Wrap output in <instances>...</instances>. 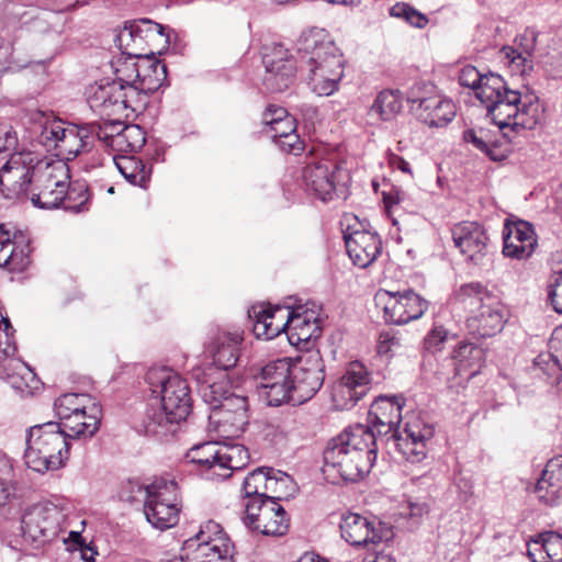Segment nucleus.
Returning a JSON list of instances; mask_svg holds the SVG:
<instances>
[{
	"mask_svg": "<svg viewBox=\"0 0 562 562\" xmlns=\"http://www.w3.org/2000/svg\"><path fill=\"white\" fill-rule=\"evenodd\" d=\"M237 406H240V409H248V401L246 396L237 395L234 392H231L221 404L215 406V409L211 412H236Z\"/></svg>",
	"mask_w": 562,
	"mask_h": 562,
	"instance_id": "obj_62",
	"label": "nucleus"
},
{
	"mask_svg": "<svg viewBox=\"0 0 562 562\" xmlns=\"http://www.w3.org/2000/svg\"><path fill=\"white\" fill-rule=\"evenodd\" d=\"M262 63L266 68L262 85L271 93L283 92L290 88L299 72L295 47L290 53L282 44H277L270 53L263 55Z\"/></svg>",
	"mask_w": 562,
	"mask_h": 562,
	"instance_id": "obj_18",
	"label": "nucleus"
},
{
	"mask_svg": "<svg viewBox=\"0 0 562 562\" xmlns=\"http://www.w3.org/2000/svg\"><path fill=\"white\" fill-rule=\"evenodd\" d=\"M95 404L92 398L85 393H66L55 400L54 409L59 418L70 417L71 414L82 418V411L90 409V405Z\"/></svg>",
	"mask_w": 562,
	"mask_h": 562,
	"instance_id": "obj_46",
	"label": "nucleus"
},
{
	"mask_svg": "<svg viewBox=\"0 0 562 562\" xmlns=\"http://www.w3.org/2000/svg\"><path fill=\"white\" fill-rule=\"evenodd\" d=\"M405 348L403 336L393 329L381 331L376 350L381 356L393 357Z\"/></svg>",
	"mask_w": 562,
	"mask_h": 562,
	"instance_id": "obj_55",
	"label": "nucleus"
},
{
	"mask_svg": "<svg viewBox=\"0 0 562 562\" xmlns=\"http://www.w3.org/2000/svg\"><path fill=\"white\" fill-rule=\"evenodd\" d=\"M69 510V502L61 497L29 506L21 518L23 540L35 548L55 540L64 531Z\"/></svg>",
	"mask_w": 562,
	"mask_h": 562,
	"instance_id": "obj_7",
	"label": "nucleus"
},
{
	"mask_svg": "<svg viewBox=\"0 0 562 562\" xmlns=\"http://www.w3.org/2000/svg\"><path fill=\"white\" fill-rule=\"evenodd\" d=\"M457 339V335L450 333L441 325H435L424 338V348L430 352L436 353L443 349L447 341Z\"/></svg>",
	"mask_w": 562,
	"mask_h": 562,
	"instance_id": "obj_57",
	"label": "nucleus"
},
{
	"mask_svg": "<svg viewBox=\"0 0 562 562\" xmlns=\"http://www.w3.org/2000/svg\"><path fill=\"white\" fill-rule=\"evenodd\" d=\"M454 246L474 265H480L486 255L487 236L476 222H461L451 229Z\"/></svg>",
	"mask_w": 562,
	"mask_h": 562,
	"instance_id": "obj_24",
	"label": "nucleus"
},
{
	"mask_svg": "<svg viewBox=\"0 0 562 562\" xmlns=\"http://www.w3.org/2000/svg\"><path fill=\"white\" fill-rule=\"evenodd\" d=\"M165 26L156 23L149 19H140L137 21L130 22L124 26L117 36L120 45L128 40L133 42H143L144 40L154 36H165ZM166 42H169V35L166 34Z\"/></svg>",
	"mask_w": 562,
	"mask_h": 562,
	"instance_id": "obj_44",
	"label": "nucleus"
},
{
	"mask_svg": "<svg viewBox=\"0 0 562 562\" xmlns=\"http://www.w3.org/2000/svg\"><path fill=\"white\" fill-rule=\"evenodd\" d=\"M137 490L146 493L144 514L153 527L165 530L178 522L180 507L178 484L175 481L158 479L150 484L149 490Z\"/></svg>",
	"mask_w": 562,
	"mask_h": 562,
	"instance_id": "obj_11",
	"label": "nucleus"
},
{
	"mask_svg": "<svg viewBox=\"0 0 562 562\" xmlns=\"http://www.w3.org/2000/svg\"><path fill=\"white\" fill-rule=\"evenodd\" d=\"M324 372L319 350H308L293 359L290 402L303 404L311 400L324 383Z\"/></svg>",
	"mask_w": 562,
	"mask_h": 562,
	"instance_id": "obj_13",
	"label": "nucleus"
},
{
	"mask_svg": "<svg viewBox=\"0 0 562 562\" xmlns=\"http://www.w3.org/2000/svg\"><path fill=\"white\" fill-rule=\"evenodd\" d=\"M70 170L67 162L42 158L35 167L29 199L33 206L43 210L58 209L74 213L88 211L89 195L83 186L70 188Z\"/></svg>",
	"mask_w": 562,
	"mask_h": 562,
	"instance_id": "obj_4",
	"label": "nucleus"
},
{
	"mask_svg": "<svg viewBox=\"0 0 562 562\" xmlns=\"http://www.w3.org/2000/svg\"><path fill=\"white\" fill-rule=\"evenodd\" d=\"M18 236L11 239L10 233L0 225V267L10 271H23L30 263V247L18 246Z\"/></svg>",
	"mask_w": 562,
	"mask_h": 562,
	"instance_id": "obj_34",
	"label": "nucleus"
},
{
	"mask_svg": "<svg viewBox=\"0 0 562 562\" xmlns=\"http://www.w3.org/2000/svg\"><path fill=\"white\" fill-rule=\"evenodd\" d=\"M221 443L216 441H206L192 447L187 458L190 462L196 464L201 474L207 480L217 479V464H220Z\"/></svg>",
	"mask_w": 562,
	"mask_h": 562,
	"instance_id": "obj_37",
	"label": "nucleus"
},
{
	"mask_svg": "<svg viewBox=\"0 0 562 562\" xmlns=\"http://www.w3.org/2000/svg\"><path fill=\"white\" fill-rule=\"evenodd\" d=\"M342 229L347 252L353 265L369 267L381 254L382 241L375 232L368 229L369 224L356 215H346Z\"/></svg>",
	"mask_w": 562,
	"mask_h": 562,
	"instance_id": "obj_15",
	"label": "nucleus"
},
{
	"mask_svg": "<svg viewBox=\"0 0 562 562\" xmlns=\"http://www.w3.org/2000/svg\"><path fill=\"white\" fill-rule=\"evenodd\" d=\"M113 161L120 173L132 184L144 187L149 179L145 164L135 156H115Z\"/></svg>",
	"mask_w": 562,
	"mask_h": 562,
	"instance_id": "obj_48",
	"label": "nucleus"
},
{
	"mask_svg": "<svg viewBox=\"0 0 562 562\" xmlns=\"http://www.w3.org/2000/svg\"><path fill=\"white\" fill-rule=\"evenodd\" d=\"M233 547L221 539L201 541L189 538L183 542L181 559L184 562H228Z\"/></svg>",
	"mask_w": 562,
	"mask_h": 562,
	"instance_id": "obj_27",
	"label": "nucleus"
},
{
	"mask_svg": "<svg viewBox=\"0 0 562 562\" xmlns=\"http://www.w3.org/2000/svg\"><path fill=\"white\" fill-rule=\"evenodd\" d=\"M125 123L121 120V116L116 119H109L102 123L92 122L88 123V130L90 131L92 142L98 138L106 147L114 148L113 139L120 136L121 130L125 127Z\"/></svg>",
	"mask_w": 562,
	"mask_h": 562,
	"instance_id": "obj_50",
	"label": "nucleus"
},
{
	"mask_svg": "<svg viewBox=\"0 0 562 562\" xmlns=\"http://www.w3.org/2000/svg\"><path fill=\"white\" fill-rule=\"evenodd\" d=\"M296 124L293 116L277 122V125L265 128V132L272 138L273 143L278 142V138H282L291 132H295Z\"/></svg>",
	"mask_w": 562,
	"mask_h": 562,
	"instance_id": "obj_63",
	"label": "nucleus"
},
{
	"mask_svg": "<svg viewBox=\"0 0 562 562\" xmlns=\"http://www.w3.org/2000/svg\"><path fill=\"white\" fill-rule=\"evenodd\" d=\"M376 305H382L386 322L404 325L420 318L428 310V301L413 290L392 292L380 289L375 295Z\"/></svg>",
	"mask_w": 562,
	"mask_h": 562,
	"instance_id": "obj_16",
	"label": "nucleus"
},
{
	"mask_svg": "<svg viewBox=\"0 0 562 562\" xmlns=\"http://www.w3.org/2000/svg\"><path fill=\"white\" fill-rule=\"evenodd\" d=\"M527 239V222L506 218L503 229V254L506 257L520 259L525 252Z\"/></svg>",
	"mask_w": 562,
	"mask_h": 562,
	"instance_id": "obj_42",
	"label": "nucleus"
},
{
	"mask_svg": "<svg viewBox=\"0 0 562 562\" xmlns=\"http://www.w3.org/2000/svg\"><path fill=\"white\" fill-rule=\"evenodd\" d=\"M402 396L381 395L371 404L368 425L375 439V447L386 441L408 462L419 463L427 457V442L434 437V425L413 415L398 429L402 422Z\"/></svg>",
	"mask_w": 562,
	"mask_h": 562,
	"instance_id": "obj_1",
	"label": "nucleus"
},
{
	"mask_svg": "<svg viewBox=\"0 0 562 562\" xmlns=\"http://www.w3.org/2000/svg\"><path fill=\"white\" fill-rule=\"evenodd\" d=\"M117 74H123L120 79L123 81V95L121 101L124 106V113L130 109L136 112L145 103V98L149 94L146 90H140L139 85L127 75L124 70H116Z\"/></svg>",
	"mask_w": 562,
	"mask_h": 562,
	"instance_id": "obj_51",
	"label": "nucleus"
},
{
	"mask_svg": "<svg viewBox=\"0 0 562 562\" xmlns=\"http://www.w3.org/2000/svg\"><path fill=\"white\" fill-rule=\"evenodd\" d=\"M42 158L32 153H14L0 168V192L5 199H29L35 167Z\"/></svg>",
	"mask_w": 562,
	"mask_h": 562,
	"instance_id": "obj_14",
	"label": "nucleus"
},
{
	"mask_svg": "<svg viewBox=\"0 0 562 562\" xmlns=\"http://www.w3.org/2000/svg\"><path fill=\"white\" fill-rule=\"evenodd\" d=\"M241 336L238 334H221L213 342L211 355L215 369L228 371L233 369L239 358Z\"/></svg>",
	"mask_w": 562,
	"mask_h": 562,
	"instance_id": "obj_36",
	"label": "nucleus"
},
{
	"mask_svg": "<svg viewBox=\"0 0 562 562\" xmlns=\"http://www.w3.org/2000/svg\"><path fill=\"white\" fill-rule=\"evenodd\" d=\"M548 299L553 310L562 314V270L554 274L549 285Z\"/></svg>",
	"mask_w": 562,
	"mask_h": 562,
	"instance_id": "obj_60",
	"label": "nucleus"
},
{
	"mask_svg": "<svg viewBox=\"0 0 562 562\" xmlns=\"http://www.w3.org/2000/svg\"><path fill=\"white\" fill-rule=\"evenodd\" d=\"M348 180V172L329 159L307 164L301 175V186L305 192L323 202L331 201Z\"/></svg>",
	"mask_w": 562,
	"mask_h": 562,
	"instance_id": "obj_12",
	"label": "nucleus"
},
{
	"mask_svg": "<svg viewBox=\"0 0 562 562\" xmlns=\"http://www.w3.org/2000/svg\"><path fill=\"white\" fill-rule=\"evenodd\" d=\"M475 97L485 105L487 116L499 128L512 124L510 120L518 113L521 94L509 90L505 80L497 74H484L482 82L475 90Z\"/></svg>",
	"mask_w": 562,
	"mask_h": 562,
	"instance_id": "obj_10",
	"label": "nucleus"
},
{
	"mask_svg": "<svg viewBox=\"0 0 562 562\" xmlns=\"http://www.w3.org/2000/svg\"><path fill=\"white\" fill-rule=\"evenodd\" d=\"M502 130L498 127L496 132H492L484 127L469 128L463 132V140L472 144L492 160H498L501 155L496 150L505 140V135L501 133Z\"/></svg>",
	"mask_w": 562,
	"mask_h": 562,
	"instance_id": "obj_40",
	"label": "nucleus"
},
{
	"mask_svg": "<svg viewBox=\"0 0 562 562\" xmlns=\"http://www.w3.org/2000/svg\"><path fill=\"white\" fill-rule=\"evenodd\" d=\"M252 331L259 339L270 340L285 331L286 307L254 305L248 310Z\"/></svg>",
	"mask_w": 562,
	"mask_h": 562,
	"instance_id": "obj_25",
	"label": "nucleus"
},
{
	"mask_svg": "<svg viewBox=\"0 0 562 562\" xmlns=\"http://www.w3.org/2000/svg\"><path fill=\"white\" fill-rule=\"evenodd\" d=\"M209 419L222 436L238 437L249 423V414L248 409H240V406H237L236 412H210Z\"/></svg>",
	"mask_w": 562,
	"mask_h": 562,
	"instance_id": "obj_39",
	"label": "nucleus"
},
{
	"mask_svg": "<svg viewBox=\"0 0 562 562\" xmlns=\"http://www.w3.org/2000/svg\"><path fill=\"white\" fill-rule=\"evenodd\" d=\"M484 75L481 74L474 66L467 65L461 68L459 72V83L462 87L476 90L479 85L482 82Z\"/></svg>",
	"mask_w": 562,
	"mask_h": 562,
	"instance_id": "obj_61",
	"label": "nucleus"
},
{
	"mask_svg": "<svg viewBox=\"0 0 562 562\" xmlns=\"http://www.w3.org/2000/svg\"><path fill=\"white\" fill-rule=\"evenodd\" d=\"M195 540L201 541H212L215 539H221L224 542H229L228 538L225 536L223 528L221 525L214 520H207L200 527V531L192 537Z\"/></svg>",
	"mask_w": 562,
	"mask_h": 562,
	"instance_id": "obj_58",
	"label": "nucleus"
},
{
	"mask_svg": "<svg viewBox=\"0 0 562 562\" xmlns=\"http://www.w3.org/2000/svg\"><path fill=\"white\" fill-rule=\"evenodd\" d=\"M274 144L279 146L281 150L293 155L301 154L304 148L303 142L301 140L296 131L291 132L282 138H278V142Z\"/></svg>",
	"mask_w": 562,
	"mask_h": 562,
	"instance_id": "obj_64",
	"label": "nucleus"
},
{
	"mask_svg": "<svg viewBox=\"0 0 562 562\" xmlns=\"http://www.w3.org/2000/svg\"><path fill=\"white\" fill-rule=\"evenodd\" d=\"M213 370L209 369L210 372H203V376L196 374V382L199 386V393L202 400L210 406V412L215 409V406L222 403V401L231 393L232 385L226 379V375L220 378H213Z\"/></svg>",
	"mask_w": 562,
	"mask_h": 562,
	"instance_id": "obj_38",
	"label": "nucleus"
},
{
	"mask_svg": "<svg viewBox=\"0 0 562 562\" xmlns=\"http://www.w3.org/2000/svg\"><path fill=\"white\" fill-rule=\"evenodd\" d=\"M407 102L416 117L429 127L446 126L456 116V105L451 100L439 95L418 97L416 88L407 93Z\"/></svg>",
	"mask_w": 562,
	"mask_h": 562,
	"instance_id": "obj_22",
	"label": "nucleus"
},
{
	"mask_svg": "<svg viewBox=\"0 0 562 562\" xmlns=\"http://www.w3.org/2000/svg\"><path fill=\"white\" fill-rule=\"evenodd\" d=\"M58 423L47 422L29 428L26 448L24 451L25 464L35 472L46 473L54 471L69 459L70 441L65 437Z\"/></svg>",
	"mask_w": 562,
	"mask_h": 562,
	"instance_id": "obj_6",
	"label": "nucleus"
},
{
	"mask_svg": "<svg viewBox=\"0 0 562 562\" xmlns=\"http://www.w3.org/2000/svg\"><path fill=\"white\" fill-rule=\"evenodd\" d=\"M402 110V98L397 91H381L370 106L369 115L381 121H391Z\"/></svg>",
	"mask_w": 562,
	"mask_h": 562,
	"instance_id": "obj_47",
	"label": "nucleus"
},
{
	"mask_svg": "<svg viewBox=\"0 0 562 562\" xmlns=\"http://www.w3.org/2000/svg\"><path fill=\"white\" fill-rule=\"evenodd\" d=\"M456 374L470 380L480 372L484 361L485 351L482 347L467 340L459 341L453 349Z\"/></svg>",
	"mask_w": 562,
	"mask_h": 562,
	"instance_id": "obj_32",
	"label": "nucleus"
},
{
	"mask_svg": "<svg viewBox=\"0 0 562 562\" xmlns=\"http://www.w3.org/2000/svg\"><path fill=\"white\" fill-rule=\"evenodd\" d=\"M269 475V468L261 467L248 473L243 483L244 506L256 502H266V485Z\"/></svg>",
	"mask_w": 562,
	"mask_h": 562,
	"instance_id": "obj_45",
	"label": "nucleus"
},
{
	"mask_svg": "<svg viewBox=\"0 0 562 562\" xmlns=\"http://www.w3.org/2000/svg\"><path fill=\"white\" fill-rule=\"evenodd\" d=\"M115 151H137L143 148L146 143L144 130L135 124H126L121 130L120 136L113 139Z\"/></svg>",
	"mask_w": 562,
	"mask_h": 562,
	"instance_id": "obj_52",
	"label": "nucleus"
},
{
	"mask_svg": "<svg viewBox=\"0 0 562 562\" xmlns=\"http://www.w3.org/2000/svg\"><path fill=\"white\" fill-rule=\"evenodd\" d=\"M267 496L265 499L279 501L286 498L294 491V483L292 477L280 470L269 468V475L266 485Z\"/></svg>",
	"mask_w": 562,
	"mask_h": 562,
	"instance_id": "obj_49",
	"label": "nucleus"
},
{
	"mask_svg": "<svg viewBox=\"0 0 562 562\" xmlns=\"http://www.w3.org/2000/svg\"><path fill=\"white\" fill-rule=\"evenodd\" d=\"M137 487L144 488V490H149L150 484L143 485V484L138 483L137 481H127L123 485V487L120 492V498L122 501L128 502V503H135V502H139L142 499H144V502H145L146 493L138 492Z\"/></svg>",
	"mask_w": 562,
	"mask_h": 562,
	"instance_id": "obj_59",
	"label": "nucleus"
},
{
	"mask_svg": "<svg viewBox=\"0 0 562 562\" xmlns=\"http://www.w3.org/2000/svg\"><path fill=\"white\" fill-rule=\"evenodd\" d=\"M250 460L248 449L240 443H221L217 479L225 480L234 471L244 469Z\"/></svg>",
	"mask_w": 562,
	"mask_h": 562,
	"instance_id": "obj_41",
	"label": "nucleus"
},
{
	"mask_svg": "<svg viewBox=\"0 0 562 562\" xmlns=\"http://www.w3.org/2000/svg\"><path fill=\"white\" fill-rule=\"evenodd\" d=\"M529 560L531 562H562V536L546 531L529 537Z\"/></svg>",
	"mask_w": 562,
	"mask_h": 562,
	"instance_id": "obj_35",
	"label": "nucleus"
},
{
	"mask_svg": "<svg viewBox=\"0 0 562 562\" xmlns=\"http://www.w3.org/2000/svg\"><path fill=\"white\" fill-rule=\"evenodd\" d=\"M341 538L356 548L373 549L389 539L390 530L376 517H368L357 513L341 516L339 524Z\"/></svg>",
	"mask_w": 562,
	"mask_h": 562,
	"instance_id": "obj_17",
	"label": "nucleus"
},
{
	"mask_svg": "<svg viewBox=\"0 0 562 562\" xmlns=\"http://www.w3.org/2000/svg\"><path fill=\"white\" fill-rule=\"evenodd\" d=\"M535 47L532 53L529 50V56L537 60L544 67H551L553 75H558L562 68V43H554L553 46H549V50H542L537 47L538 36L533 37Z\"/></svg>",
	"mask_w": 562,
	"mask_h": 562,
	"instance_id": "obj_54",
	"label": "nucleus"
},
{
	"mask_svg": "<svg viewBox=\"0 0 562 562\" xmlns=\"http://www.w3.org/2000/svg\"><path fill=\"white\" fill-rule=\"evenodd\" d=\"M4 328H0V378L4 379L21 397L33 396L43 383L29 366L14 358L16 346L8 318H2Z\"/></svg>",
	"mask_w": 562,
	"mask_h": 562,
	"instance_id": "obj_9",
	"label": "nucleus"
},
{
	"mask_svg": "<svg viewBox=\"0 0 562 562\" xmlns=\"http://www.w3.org/2000/svg\"><path fill=\"white\" fill-rule=\"evenodd\" d=\"M82 418H77L75 414L70 417L59 418L61 423H58L61 427V431L66 432L69 438L70 445L75 439L90 438L99 429L101 422V407L99 404L90 405V409L82 411Z\"/></svg>",
	"mask_w": 562,
	"mask_h": 562,
	"instance_id": "obj_31",
	"label": "nucleus"
},
{
	"mask_svg": "<svg viewBox=\"0 0 562 562\" xmlns=\"http://www.w3.org/2000/svg\"><path fill=\"white\" fill-rule=\"evenodd\" d=\"M391 16L403 19L409 25L423 29L427 25L428 19L412 5L405 2H397L390 9Z\"/></svg>",
	"mask_w": 562,
	"mask_h": 562,
	"instance_id": "obj_56",
	"label": "nucleus"
},
{
	"mask_svg": "<svg viewBox=\"0 0 562 562\" xmlns=\"http://www.w3.org/2000/svg\"><path fill=\"white\" fill-rule=\"evenodd\" d=\"M149 390L173 420H184L191 412L192 402L187 381L167 368H153L146 373Z\"/></svg>",
	"mask_w": 562,
	"mask_h": 562,
	"instance_id": "obj_8",
	"label": "nucleus"
},
{
	"mask_svg": "<svg viewBox=\"0 0 562 562\" xmlns=\"http://www.w3.org/2000/svg\"><path fill=\"white\" fill-rule=\"evenodd\" d=\"M456 302L468 313L465 327L474 337H493L507 321L504 304L481 282L462 284L456 292Z\"/></svg>",
	"mask_w": 562,
	"mask_h": 562,
	"instance_id": "obj_5",
	"label": "nucleus"
},
{
	"mask_svg": "<svg viewBox=\"0 0 562 562\" xmlns=\"http://www.w3.org/2000/svg\"><path fill=\"white\" fill-rule=\"evenodd\" d=\"M292 361L291 358L276 359L261 368L257 378L258 386L268 405L279 406L284 402H290Z\"/></svg>",
	"mask_w": 562,
	"mask_h": 562,
	"instance_id": "obj_19",
	"label": "nucleus"
},
{
	"mask_svg": "<svg viewBox=\"0 0 562 562\" xmlns=\"http://www.w3.org/2000/svg\"><path fill=\"white\" fill-rule=\"evenodd\" d=\"M375 439L357 424L330 439L323 452V474L331 484L357 482L370 473L376 460Z\"/></svg>",
	"mask_w": 562,
	"mask_h": 562,
	"instance_id": "obj_3",
	"label": "nucleus"
},
{
	"mask_svg": "<svg viewBox=\"0 0 562 562\" xmlns=\"http://www.w3.org/2000/svg\"><path fill=\"white\" fill-rule=\"evenodd\" d=\"M93 145L88 123L82 125L68 124L59 138L55 149L57 160L67 162L75 159L80 153L88 151Z\"/></svg>",
	"mask_w": 562,
	"mask_h": 562,
	"instance_id": "obj_29",
	"label": "nucleus"
},
{
	"mask_svg": "<svg viewBox=\"0 0 562 562\" xmlns=\"http://www.w3.org/2000/svg\"><path fill=\"white\" fill-rule=\"evenodd\" d=\"M318 329L316 317L313 312L302 306L286 307L285 333L291 344L307 341Z\"/></svg>",
	"mask_w": 562,
	"mask_h": 562,
	"instance_id": "obj_33",
	"label": "nucleus"
},
{
	"mask_svg": "<svg viewBox=\"0 0 562 562\" xmlns=\"http://www.w3.org/2000/svg\"><path fill=\"white\" fill-rule=\"evenodd\" d=\"M172 415L159 404L157 397L148 403L144 413L135 422V429L146 436L165 437L175 431L180 420H173Z\"/></svg>",
	"mask_w": 562,
	"mask_h": 562,
	"instance_id": "obj_28",
	"label": "nucleus"
},
{
	"mask_svg": "<svg viewBox=\"0 0 562 562\" xmlns=\"http://www.w3.org/2000/svg\"><path fill=\"white\" fill-rule=\"evenodd\" d=\"M123 95V81L117 76L116 79H102L90 86L87 91V102L89 106L105 116H123L124 106L121 101Z\"/></svg>",
	"mask_w": 562,
	"mask_h": 562,
	"instance_id": "obj_23",
	"label": "nucleus"
},
{
	"mask_svg": "<svg viewBox=\"0 0 562 562\" xmlns=\"http://www.w3.org/2000/svg\"><path fill=\"white\" fill-rule=\"evenodd\" d=\"M533 493L540 503L554 506L562 502V454L551 458L538 479Z\"/></svg>",
	"mask_w": 562,
	"mask_h": 562,
	"instance_id": "obj_26",
	"label": "nucleus"
},
{
	"mask_svg": "<svg viewBox=\"0 0 562 562\" xmlns=\"http://www.w3.org/2000/svg\"><path fill=\"white\" fill-rule=\"evenodd\" d=\"M245 525L265 536L280 537L288 532L290 519L277 502L266 501L245 505Z\"/></svg>",
	"mask_w": 562,
	"mask_h": 562,
	"instance_id": "obj_20",
	"label": "nucleus"
},
{
	"mask_svg": "<svg viewBox=\"0 0 562 562\" xmlns=\"http://www.w3.org/2000/svg\"><path fill=\"white\" fill-rule=\"evenodd\" d=\"M14 470L8 458H0V508L9 505L15 496Z\"/></svg>",
	"mask_w": 562,
	"mask_h": 562,
	"instance_id": "obj_53",
	"label": "nucleus"
},
{
	"mask_svg": "<svg viewBox=\"0 0 562 562\" xmlns=\"http://www.w3.org/2000/svg\"><path fill=\"white\" fill-rule=\"evenodd\" d=\"M125 71L132 75L140 90H146L148 93L157 91L167 79L166 65L150 57L142 58L131 67L126 66Z\"/></svg>",
	"mask_w": 562,
	"mask_h": 562,
	"instance_id": "obj_30",
	"label": "nucleus"
},
{
	"mask_svg": "<svg viewBox=\"0 0 562 562\" xmlns=\"http://www.w3.org/2000/svg\"><path fill=\"white\" fill-rule=\"evenodd\" d=\"M67 125L60 119L54 116L41 115V119L35 124V137L47 151H55L61 134H64Z\"/></svg>",
	"mask_w": 562,
	"mask_h": 562,
	"instance_id": "obj_43",
	"label": "nucleus"
},
{
	"mask_svg": "<svg viewBox=\"0 0 562 562\" xmlns=\"http://www.w3.org/2000/svg\"><path fill=\"white\" fill-rule=\"evenodd\" d=\"M294 46L299 74L312 92L328 97L338 91L346 59L330 35L324 29L312 27L299 36Z\"/></svg>",
	"mask_w": 562,
	"mask_h": 562,
	"instance_id": "obj_2",
	"label": "nucleus"
},
{
	"mask_svg": "<svg viewBox=\"0 0 562 562\" xmlns=\"http://www.w3.org/2000/svg\"><path fill=\"white\" fill-rule=\"evenodd\" d=\"M371 376L360 361L350 362L334 387L333 398L340 409L352 408L370 390Z\"/></svg>",
	"mask_w": 562,
	"mask_h": 562,
	"instance_id": "obj_21",
	"label": "nucleus"
}]
</instances>
